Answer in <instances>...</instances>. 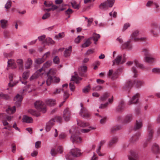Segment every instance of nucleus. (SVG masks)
<instances>
[{
  "instance_id": "nucleus-35",
  "label": "nucleus",
  "mask_w": 160,
  "mask_h": 160,
  "mask_svg": "<svg viewBox=\"0 0 160 160\" xmlns=\"http://www.w3.org/2000/svg\"><path fill=\"white\" fill-rule=\"evenodd\" d=\"M100 36L99 34L96 33H93V37L90 38H93V41H94V43L96 44V42L100 38Z\"/></svg>"
},
{
  "instance_id": "nucleus-22",
  "label": "nucleus",
  "mask_w": 160,
  "mask_h": 160,
  "mask_svg": "<svg viewBox=\"0 0 160 160\" xmlns=\"http://www.w3.org/2000/svg\"><path fill=\"white\" fill-rule=\"evenodd\" d=\"M142 126V123L141 120H137L134 125V129L135 130H138L141 128Z\"/></svg>"
},
{
  "instance_id": "nucleus-4",
  "label": "nucleus",
  "mask_w": 160,
  "mask_h": 160,
  "mask_svg": "<svg viewBox=\"0 0 160 160\" xmlns=\"http://www.w3.org/2000/svg\"><path fill=\"white\" fill-rule=\"evenodd\" d=\"M144 52L145 55L144 58L145 62L150 64L153 63L155 61V59L153 57L150 56L149 51L146 50L144 51Z\"/></svg>"
},
{
  "instance_id": "nucleus-26",
  "label": "nucleus",
  "mask_w": 160,
  "mask_h": 160,
  "mask_svg": "<svg viewBox=\"0 0 160 160\" xmlns=\"http://www.w3.org/2000/svg\"><path fill=\"white\" fill-rule=\"evenodd\" d=\"M113 97L112 96L111 98H109L108 99V102H107L104 104H102L99 107V108H104L106 107L108 105L109 103L111 104L113 102Z\"/></svg>"
},
{
  "instance_id": "nucleus-60",
  "label": "nucleus",
  "mask_w": 160,
  "mask_h": 160,
  "mask_svg": "<svg viewBox=\"0 0 160 160\" xmlns=\"http://www.w3.org/2000/svg\"><path fill=\"white\" fill-rule=\"evenodd\" d=\"M46 81L42 79H40L39 81H38V84L40 86H42L43 84H45Z\"/></svg>"
},
{
  "instance_id": "nucleus-56",
  "label": "nucleus",
  "mask_w": 160,
  "mask_h": 160,
  "mask_svg": "<svg viewBox=\"0 0 160 160\" xmlns=\"http://www.w3.org/2000/svg\"><path fill=\"white\" fill-rule=\"evenodd\" d=\"M69 87L70 89L72 91H73L75 89V86L74 85V83L71 82L69 83Z\"/></svg>"
},
{
  "instance_id": "nucleus-23",
  "label": "nucleus",
  "mask_w": 160,
  "mask_h": 160,
  "mask_svg": "<svg viewBox=\"0 0 160 160\" xmlns=\"http://www.w3.org/2000/svg\"><path fill=\"white\" fill-rule=\"evenodd\" d=\"M22 120L23 122L28 123H31L33 122L32 118L25 115L23 116Z\"/></svg>"
},
{
  "instance_id": "nucleus-20",
  "label": "nucleus",
  "mask_w": 160,
  "mask_h": 160,
  "mask_svg": "<svg viewBox=\"0 0 160 160\" xmlns=\"http://www.w3.org/2000/svg\"><path fill=\"white\" fill-rule=\"evenodd\" d=\"M14 75L13 74L10 73L9 75V79L10 80V82L8 83V85L9 87H12L16 85L18 82H14L13 83H12L13 81V78L14 77Z\"/></svg>"
},
{
  "instance_id": "nucleus-13",
  "label": "nucleus",
  "mask_w": 160,
  "mask_h": 160,
  "mask_svg": "<svg viewBox=\"0 0 160 160\" xmlns=\"http://www.w3.org/2000/svg\"><path fill=\"white\" fill-rule=\"evenodd\" d=\"M55 121L53 119L50 120L46 123V130L47 132H49L52 127L54 124Z\"/></svg>"
},
{
  "instance_id": "nucleus-29",
  "label": "nucleus",
  "mask_w": 160,
  "mask_h": 160,
  "mask_svg": "<svg viewBox=\"0 0 160 160\" xmlns=\"http://www.w3.org/2000/svg\"><path fill=\"white\" fill-rule=\"evenodd\" d=\"M118 141V138L117 137H115L112 138L109 141L108 145L109 146H112L116 143Z\"/></svg>"
},
{
  "instance_id": "nucleus-33",
  "label": "nucleus",
  "mask_w": 160,
  "mask_h": 160,
  "mask_svg": "<svg viewBox=\"0 0 160 160\" xmlns=\"http://www.w3.org/2000/svg\"><path fill=\"white\" fill-rule=\"evenodd\" d=\"M81 78L78 77L77 75L75 74V76H72V77L71 81H75L76 83H79V81L81 80Z\"/></svg>"
},
{
  "instance_id": "nucleus-7",
  "label": "nucleus",
  "mask_w": 160,
  "mask_h": 160,
  "mask_svg": "<svg viewBox=\"0 0 160 160\" xmlns=\"http://www.w3.org/2000/svg\"><path fill=\"white\" fill-rule=\"evenodd\" d=\"M145 82L143 81L140 80L138 79L135 80L132 83L131 81H129L128 83L129 87L132 86L134 84L137 88L139 87L144 85Z\"/></svg>"
},
{
  "instance_id": "nucleus-5",
  "label": "nucleus",
  "mask_w": 160,
  "mask_h": 160,
  "mask_svg": "<svg viewBox=\"0 0 160 160\" xmlns=\"http://www.w3.org/2000/svg\"><path fill=\"white\" fill-rule=\"evenodd\" d=\"M125 55H123V58L122 59V56L118 55L116 58L113 61V65L115 64L119 65L123 63L125 61Z\"/></svg>"
},
{
  "instance_id": "nucleus-1",
  "label": "nucleus",
  "mask_w": 160,
  "mask_h": 160,
  "mask_svg": "<svg viewBox=\"0 0 160 160\" xmlns=\"http://www.w3.org/2000/svg\"><path fill=\"white\" fill-rule=\"evenodd\" d=\"M56 72L54 69H50L47 73L48 78L46 83L48 86H49L52 83H57L59 82L60 79L54 76Z\"/></svg>"
},
{
  "instance_id": "nucleus-2",
  "label": "nucleus",
  "mask_w": 160,
  "mask_h": 160,
  "mask_svg": "<svg viewBox=\"0 0 160 160\" xmlns=\"http://www.w3.org/2000/svg\"><path fill=\"white\" fill-rule=\"evenodd\" d=\"M114 0H107L102 3L99 6V8L102 10H106L112 7L114 3Z\"/></svg>"
},
{
  "instance_id": "nucleus-27",
  "label": "nucleus",
  "mask_w": 160,
  "mask_h": 160,
  "mask_svg": "<svg viewBox=\"0 0 160 160\" xmlns=\"http://www.w3.org/2000/svg\"><path fill=\"white\" fill-rule=\"evenodd\" d=\"M105 142L106 141L105 140H102L100 142V145L99 146L98 148L96 150V152L99 156H101L103 155V154L101 153L100 150L101 149L102 145L104 144Z\"/></svg>"
},
{
  "instance_id": "nucleus-45",
  "label": "nucleus",
  "mask_w": 160,
  "mask_h": 160,
  "mask_svg": "<svg viewBox=\"0 0 160 160\" xmlns=\"http://www.w3.org/2000/svg\"><path fill=\"white\" fill-rule=\"evenodd\" d=\"M29 112L31 114L36 117H38L40 116V113L34 110H30L29 111Z\"/></svg>"
},
{
  "instance_id": "nucleus-30",
  "label": "nucleus",
  "mask_w": 160,
  "mask_h": 160,
  "mask_svg": "<svg viewBox=\"0 0 160 160\" xmlns=\"http://www.w3.org/2000/svg\"><path fill=\"white\" fill-rule=\"evenodd\" d=\"M140 135V134L138 133V134L132 136L129 140L130 142H135L138 140Z\"/></svg>"
},
{
  "instance_id": "nucleus-39",
  "label": "nucleus",
  "mask_w": 160,
  "mask_h": 160,
  "mask_svg": "<svg viewBox=\"0 0 160 160\" xmlns=\"http://www.w3.org/2000/svg\"><path fill=\"white\" fill-rule=\"evenodd\" d=\"M29 75V70H26L23 72L22 74V78L24 79H27L28 78Z\"/></svg>"
},
{
  "instance_id": "nucleus-17",
  "label": "nucleus",
  "mask_w": 160,
  "mask_h": 160,
  "mask_svg": "<svg viewBox=\"0 0 160 160\" xmlns=\"http://www.w3.org/2000/svg\"><path fill=\"white\" fill-rule=\"evenodd\" d=\"M133 119V116L132 114H129L126 115L124 117L123 122L127 123L131 122Z\"/></svg>"
},
{
  "instance_id": "nucleus-16",
  "label": "nucleus",
  "mask_w": 160,
  "mask_h": 160,
  "mask_svg": "<svg viewBox=\"0 0 160 160\" xmlns=\"http://www.w3.org/2000/svg\"><path fill=\"white\" fill-rule=\"evenodd\" d=\"M22 99V98L19 94H18L14 98V100L16 101V105L19 106L21 104V102Z\"/></svg>"
},
{
  "instance_id": "nucleus-40",
  "label": "nucleus",
  "mask_w": 160,
  "mask_h": 160,
  "mask_svg": "<svg viewBox=\"0 0 160 160\" xmlns=\"http://www.w3.org/2000/svg\"><path fill=\"white\" fill-rule=\"evenodd\" d=\"M8 65H9V66H13L14 68H16V66L15 65V62L13 59H10L8 60Z\"/></svg>"
},
{
  "instance_id": "nucleus-57",
  "label": "nucleus",
  "mask_w": 160,
  "mask_h": 160,
  "mask_svg": "<svg viewBox=\"0 0 160 160\" xmlns=\"http://www.w3.org/2000/svg\"><path fill=\"white\" fill-rule=\"evenodd\" d=\"M69 94L68 93V91H64V99L65 100L69 96Z\"/></svg>"
},
{
  "instance_id": "nucleus-3",
  "label": "nucleus",
  "mask_w": 160,
  "mask_h": 160,
  "mask_svg": "<svg viewBox=\"0 0 160 160\" xmlns=\"http://www.w3.org/2000/svg\"><path fill=\"white\" fill-rule=\"evenodd\" d=\"M35 108L38 110L45 113L46 111V105L41 101H37L34 103Z\"/></svg>"
},
{
  "instance_id": "nucleus-48",
  "label": "nucleus",
  "mask_w": 160,
  "mask_h": 160,
  "mask_svg": "<svg viewBox=\"0 0 160 160\" xmlns=\"http://www.w3.org/2000/svg\"><path fill=\"white\" fill-rule=\"evenodd\" d=\"M39 76L36 72L33 74L30 78V81L34 80L38 77Z\"/></svg>"
},
{
  "instance_id": "nucleus-25",
  "label": "nucleus",
  "mask_w": 160,
  "mask_h": 160,
  "mask_svg": "<svg viewBox=\"0 0 160 160\" xmlns=\"http://www.w3.org/2000/svg\"><path fill=\"white\" fill-rule=\"evenodd\" d=\"M32 64V61L30 58H28L27 60L26 61L25 64V68L26 69L30 68L31 67Z\"/></svg>"
},
{
  "instance_id": "nucleus-34",
  "label": "nucleus",
  "mask_w": 160,
  "mask_h": 160,
  "mask_svg": "<svg viewBox=\"0 0 160 160\" xmlns=\"http://www.w3.org/2000/svg\"><path fill=\"white\" fill-rule=\"evenodd\" d=\"M77 122L78 125L82 127H85L89 126V124L88 122H85L82 121H78L77 120Z\"/></svg>"
},
{
  "instance_id": "nucleus-24",
  "label": "nucleus",
  "mask_w": 160,
  "mask_h": 160,
  "mask_svg": "<svg viewBox=\"0 0 160 160\" xmlns=\"http://www.w3.org/2000/svg\"><path fill=\"white\" fill-rule=\"evenodd\" d=\"M72 47L70 46L68 48H66L64 51V55L65 57H69L71 54L72 52Z\"/></svg>"
},
{
  "instance_id": "nucleus-11",
  "label": "nucleus",
  "mask_w": 160,
  "mask_h": 160,
  "mask_svg": "<svg viewBox=\"0 0 160 160\" xmlns=\"http://www.w3.org/2000/svg\"><path fill=\"white\" fill-rule=\"evenodd\" d=\"M139 97V94L138 93H137L133 96L132 99L129 101V104L131 105L132 104H135L138 102Z\"/></svg>"
},
{
  "instance_id": "nucleus-15",
  "label": "nucleus",
  "mask_w": 160,
  "mask_h": 160,
  "mask_svg": "<svg viewBox=\"0 0 160 160\" xmlns=\"http://www.w3.org/2000/svg\"><path fill=\"white\" fill-rule=\"evenodd\" d=\"M80 150L78 148L72 149L70 152L71 154L73 157H78L80 156L81 153Z\"/></svg>"
},
{
  "instance_id": "nucleus-63",
  "label": "nucleus",
  "mask_w": 160,
  "mask_h": 160,
  "mask_svg": "<svg viewBox=\"0 0 160 160\" xmlns=\"http://www.w3.org/2000/svg\"><path fill=\"white\" fill-rule=\"evenodd\" d=\"M50 55V52H48L44 54L43 55V58L44 59V60H45L47 58H48Z\"/></svg>"
},
{
  "instance_id": "nucleus-10",
  "label": "nucleus",
  "mask_w": 160,
  "mask_h": 160,
  "mask_svg": "<svg viewBox=\"0 0 160 160\" xmlns=\"http://www.w3.org/2000/svg\"><path fill=\"white\" fill-rule=\"evenodd\" d=\"M79 114L83 118H87L90 116L89 112L86 108H81Z\"/></svg>"
},
{
  "instance_id": "nucleus-41",
  "label": "nucleus",
  "mask_w": 160,
  "mask_h": 160,
  "mask_svg": "<svg viewBox=\"0 0 160 160\" xmlns=\"http://www.w3.org/2000/svg\"><path fill=\"white\" fill-rule=\"evenodd\" d=\"M71 4L72 7L75 9H78L79 8V5L77 4V2L75 1H72L71 2Z\"/></svg>"
},
{
  "instance_id": "nucleus-43",
  "label": "nucleus",
  "mask_w": 160,
  "mask_h": 160,
  "mask_svg": "<svg viewBox=\"0 0 160 160\" xmlns=\"http://www.w3.org/2000/svg\"><path fill=\"white\" fill-rule=\"evenodd\" d=\"M134 63L135 65L137 67L141 68H145L143 64H141L137 60H135L134 61Z\"/></svg>"
},
{
  "instance_id": "nucleus-61",
  "label": "nucleus",
  "mask_w": 160,
  "mask_h": 160,
  "mask_svg": "<svg viewBox=\"0 0 160 160\" xmlns=\"http://www.w3.org/2000/svg\"><path fill=\"white\" fill-rule=\"evenodd\" d=\"M46 38L45 35H43L38 37V39L39 41H43Z\"/></svg>"
},
{
  "instance_id": "nucleus-46",
  "label": "nucleus",
  "mask_w": 160,
  "mask_h": 160,
  "mask_svg": "<svg viewBox=\"0 0 160 160\" xmlns=\"http://www.w3.org/2000/svg\"><path fill=\"white\" fill-rule=\"evenodd\" d=\"M65 34L64 32L59 33L58 35H56L55 36V39H58L59 38H62L64 37Z\"/></svg>"
},
{
  "instance_id": "nucleus-21",
  "label": "nucleus",
  "mask_w": 160,
  "mask_h": 160,
  "mask_svg": "<svg viewBox=\"0 0 160 160\" xmlns=\"http://www.w3.org/2000/svg\"><path fill=\"white\" fill-rule=\"evenodd\" d=\"M139 35V32L138 31L136 30L134 31L131 35V38L134 41H137L138 40V36Z\"/></svg>"
},
{
  "instance_id": "nucleus-12",
  "label": "nucleus",
  "mask_w": 160,
  "mask_h": 160,
  "mask_svg": "<svg viewBox=\"0 0 160 160\" xmlns=\"http://www.w3.org/2000/svg\"><path fill=\"white\" fill-rule=\"evenodd\" d=\"M159 24L158 22H154L152 23L151 25V26L152 29L150 31L154 35H156V32H155L153 30H157L159 29Z\"/></svg>"
},
{
  "instance_id": "nucleus-38",
  "label": "nucleus",
  "mask_w": 160,
  "mask_h": 160,
  "mask_svg": "<svg viewBox=\"0 0 160 160\" xmlns=\"http://www.w3.org/2000/svg\"><path fill=\"white\" fill-rule=\"evenodd\" d=\"M0 98L7 100L9 99L10 97L7 94H4L2 92H0Z\"/></svg>"
},
{
  "instance_id": "nucleus-51",
  "label": "nucleus",
  "mask_w": 160,
  "mask_h": 160,
  "mask_svg": "<svg viewBox=\"0 0 160 160\" xmlns=\"http://www.w3.org/2000/svg\"><path fill=\"white\" fill-rule=\"evenodd\" d=\"M90 86L89 85L86 86L82 89V92L84 93H88L90 90Z\"/></svg>"
},
{
  "instance_id": "nucleus-52",
  "label": "nucleus",
  "mask_w": 160,
  "mask_h": 160,
  "mask_svg": "<svg viewBox=\"0 0 160 160\" xmlns=\"http://www.w3.org/2000/svg\"><path fill=\"white\" fill-rule=\"evenodd\" d=\"M44 60V59L42 58L36 59L35 61V62L37 64H40L43 62Z\"/></svg>"
},
{
  "instance_id": "nucleus-14",
  "label": "nucleus",
  "mask_w": 160,
  "mask_h": 160,
  "mask_svg": "<svg viewBox=\"0 0 160 160\" xmlns=\"http://www.w3.org/2000/svg\"><path fill=\"white\" fill-rule=\"evenodd\" d=\"M131 42V40L130 39L128 40L127 42H125L122 45V49H127L130 50L132 49V46L130 43Z\"/></svg>"
},
{
  "instance_id": "nucleus-18",
  "label": "nucleus",
  "mask_w": 160,
  "mask_h": 160,
  "mask_svg": "<svg viewBox=\"0 0 160 160\" xmlns=\"http://www.w3.org/2000/svg\"><path fill=\"white\" fill-rule=\"evenodd\" d=\"M152 152L155 154H157L160 152V149L159 146L154 144L152 146Z\"/></svg>"
},
{
  "instance_id": "nucleus-28",
  "label": "nucleus",
  "mask_w": 160,
  "mask_h": 160,
  "mask_svg": "<svg viewBox=\"0 0 160 160\" xmlns=\"http://www.w3.org/2000/svg\"><path fill=\"white\" fill-rule=\"evenodd\" d=\"M46 104L50 106H53L56 105V100L54 99H49L46 101Z\"/></svg>"
},
{
  "instance_id": "nucleus-37",
  "label": "nucleus",
  "mask_w": 160,
  "mask_h": 160,
  "mask_svg": "<svg viewBox=\"0 0 160 160\" xmlns=\"http://www.w3.org/2000/svg\"><path fill=\"white\" fill-rule=\"evenodd\" d=\"M90 38L87 39L85 42L82 45V47L83 48H85L89 46L91 44V42L90 41Z\"/></svg>"
},
{
  "instance_id": "nucleus-54",
  "label": "nucleus",
  "mask_w": 160,
  "mask_h": 160,
  "mask_svg": "<svg viewBox=\"0 0 160 160\" xmlns=\"http://www.w3.org/2000/svg\"><path fill=\"white\" fill-rule=\"evenodd\" d=\"M12 3L10 1H8L5 5V8L7 9L9 8L11 6Z\"/></svg>"
},
{
  "instance_id": "nucleus-19",
  "label": "nucleus",
  "mask_w": 160,
  "mask_h": 160,
  "mask_svg": "<svg viewBox=\"0 0 160 160\" xmlns=\"http://www.w3.org/2000/svg\"><path fill=\"white\" fill-rule=\"evenodd\" d=\"M16 62L18 66L19 69L22 71L23 69V61L21 59H18L16 61Z\"/></svg>"
},
{
  "instance_id": "nucleus-49",
  "label": "nucleus",
  "mask_w": 160,
  "mask_h": 160,
  "mask_svg": "<svg viewBox=\"0 0 160 160\" xmlns=\"http://www.w3.org/2000/svg\"><path fill=\"white\" fill-rule=\"evenodd\" d=\"M46 41L48 45L49 44L52 45L55 43V42L51 38H46Z\"/></svg>"
},
{
  "instance_id": "nucleus-6",
  "label": "nucleus",
  "mask_w": 160,
  "mask_h": 160,
  "mask_svg": "<svg viewBox=\"0 0 160 160\" xmlns=\"http://www.w3.org/2000/svg\"><path fill=\"white\" fill-rule=\"evenodd\" d=\"M71 116V112L68 108H66L63 112V118L65 121L70 120Z\"/></svg>"
},
{
  "instance_id": "nucleus-58",
  "label": "nucleus",
  "mask_w": 160,
  "mask_h": 160,
  "mask_svg": "<svg viewBox=\"0 0 160 160\" xmlns=\"http://www.w3.org/2000/svg\"><path fill=\"white\" fill-rule=\"evenodd\" d=\"M43 70H45L44 68L43 67L42 68L37 70L36 72L40 76L43 73H42V72Z\"/></svg>"
},
{
  "instance_id": "nucleus-62",
  "label": "nucleus",
  "mask_w": 160,
  "mask_h": 160,
  "mask_svg": "<svg viewBox=\"0 0 160 160\" xmlns=\"http://www.w3.org/2000/svg\"><path fill=\"white\" fill-rule=\"evenodd\" d=\"M152 71L155 73H160V68H154L152 69Z\"/></svg>"
},
{
  "instance_id": "nucleus-55",
  "label": "nucleus",
  "mask_w": 160,
  "mask_h": 160,
  "mask_svg": "<svg viewBox=\"0 0 160 160\" xmlns=\"http://www.w3.org/2000/svg\"><path fill=\"white\" fill-rule=\"evenodd\" d=\"M62 91V90L61 89H56L52 92V95H55L56 94H59Z\"/></svg>"
},
{
  "instance_id": "nucleus-47",
  "label": "nucleus",
  "mask_w": 160,
  "mask_h": 160,
  "mask_svg": "<svg viewBox=\"0 0 160 160\" xmlns=\"http://www.w3.org/2000/svg\"><path fill=\"white\" fill-rule=\"evenodd\" d=\"M124 108V102L122 101L120 102L119 105L118 106V111H121Z\"/></svg>"
},
{
  "instance_id": "nucleus-32",
  "label": "nucleus",
  "mask_w": 160,
  "mask_h": 160,
  "mask_svg": "<svg viewBox=\"0 0 160 160\" xmlns=\"http://www.w3.org/2000/svg\"><path fill=\"white\" fill-rule=\"evenodd\" d=\"M148 139L150 140L152 137L153 131L152 128L150 126H149L148 128Z\"/></svg>"
},
{
  "instance_id": "nucleus-53",
  "label": "nucleus",
  "mask_w": 160,
  "mask_h": 160,
  "mask_svg": "<svg viewBox=\"0 0 160 160\" xmlns=\"http://www.w3.org/2000/svg\"><path fill=\"white\" fill-rule=\"evenodd\" d=\"M51 61H48L44 64L43 65V67L44 68H48L51 65Z\"/></svg>"
},
{
  "instance_id": "nucleus-42",
  "label": "nucleus",
  "mask_w": 160,
  "mask_h": 160,
  "mask_svg": "<svg viewBox=\"0 0 160 160\" xmlns=\"http://www.w3.org/2000/svg\"><path fill=\"white\" fill-rule=\"evenodd\" d=\"M79 71L82 72H86L87 70V67L85 66H82L79 68Z\"/></svg>"
},
{
  "instance_id": "nucleus-36",
  "label": "nucleus",
  "mask_w": 160,
  "mask_h": 160,
  "mask_svg": "<svg viewBox=\"0 0 160 160\" xmlns=\"http://www.w3.org/2000/svg\"><path fill=\"white\" fill-rule=\"evenodd\" d=\"M7 112L10 113H14L16 111V108L15 106H14L12 108L8 107V109L6 110Z\"/></svg>"
},
{
  "instance_id": "nucleus-50",
  "label": "nucleus",
  "mask_w": 160,
  "mask_h": 160,
  "mask_svg": "<svg viewBox=\"0 0 160 160\" xmlns=\"http://www.w3.org/2000/svg\"><path fill=\"white\" fill-rule=\"evenodd\" d=\"M121 128V127L119 126H115L111 128V130L112 132H114L120 130Z\"/></svg>"
},
{
  "instance_id": "nucleus-9",
  "label": "nucleus",
  "mask_w": 160,
  "mask_h": 160,
  "mask_svg": "<svg viewBox=\"0 0 160 160\" xmlns=\"http://www.w3.org/2000/svg\"><path fill=\"white\" fill-rule=\"evenodd\" d=\"M71 140L73 143H79L81 142L82 139L77 135H73L71 137Z\"/></svg>"
},
{
  "instance_id": "nucleus-44",
  "label": "nucleus",
  "mask_w": 160,
  "mask_h": 160,
  "mask_svg": "<svg viewBox=\"0 0 160 160\" xmlns=\"http://www.w3.org/2000/svg\"><path fill=\"white\" fill-rule=\"evenodd\" d=\"M103 88V87L102 86L98 85L93 87L92 90L94 91H100Z\"/></svg>"
},
{
  "instance_id": "nucleus-64",
  "label": "nucleus",
  "mask_w": 160,
  "mask_h": 160,
  "mask_svg": "<svg viewBox=\"0 0 160 160\" xmlns=\"http://www.w3.org/2000/svg\"><path fill=\"white\" fill-rule=\"evenodd\" d=\"M154 2L153 1H148L146 5V6L147 7H151L153 4H154Z\"/></svg>"
},
{
  "instance_id": "nucleus-8",
  "label": "nucleus",
  "mask_w": 160,
  "mask_h": 160,
  "mask_svg": "<svg viewBox=\"0 0 160 160\" xmlns=\"http://www.w3.org/2000/svg\"><path fill=\"white\" fill-rule=\"evenodd\" d=\"M128 159L129 160H138V155L137 152L133 150L130 151Z\"/></svg>"
},
{
  "instance_id": "nucleus-31",
  "label": "nucleus",
  "mask_w": 160,
  "mask_h": 160,
  "mask_svg": "<svg viewBox=\"0 0 160 160\" xmlns=\"http://www.w3.org/2000/svg\"><path fill=\"white\" fill-rule=\"evenodd\" d=\"M110 94L107 92H105L99 98L100 101H104L107 100Z\"/></svg>"
},
{
  "instance_id": "nucleus-59",
  "label": "nucleus",
  "mask_w": 160,
  "mask_h": 160,
  "mask_svg": "<svg viewBox=\"0 0 160 160\" xmlns=\"http://www.w3.org/2000/svg\"><path fill=\"white\" fill-rule=\"evenodd\" d=\"M82 38H83V37L82 36H78L77 38L75 39V42L76 43H78Z\"/></svg>"
}]
</instances>
